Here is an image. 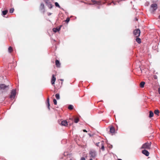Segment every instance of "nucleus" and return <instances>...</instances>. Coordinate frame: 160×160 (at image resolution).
I'll return each mask as SVG.
<instances>
[{
    "label": "nucleus",
    "instance_id": "34",
    "mask_svg": "<svg viewBox=\"0 0 160 160\" xmlns=\"http://www.w3.org/2000/svg\"><path fill=\"white\" fill-rule=\"evenodd\" d=\"M81 160H85V157H82L81 159Z\"/></svg>",
    "mask_w": 160,
    "mask_h": 160
},
{
    "label": "nucleus",
    "instance_id": "43",
    "mask_svg": "<svg viewBox=\"0 0 160 160\" xmlns=\"http://www.w3.org/2000/svg\"><path fill=\"white\" fill-rule=\"evenodd\" d=\"M70 160H72V159H70Z\"/></svg>",
    "mask_w": 160,
    "mask_h": 160
},
{
    "label": "nucleus",
    "instance_id": "39",
    "mask_svg": "<svg viewBox=\"0 0 160 160\" xmlns=\"http://www.w3.org/2000/svg\"><path fill=\"white\" fill-rule=\"evenodd\" d=\"M60 80L61 81H63V80L62 79H60Z\"/></svg>",
    "mask_w": 160,
    "mask_h": 160
},
{
    "label": "nucleus",
    "instance_id": "12",
    "mask_svg": "<svg viewBox=\"0 0 160 160\" xmlns=\"http://www.w3.org/2000/svg\"><path fill=\"white\" fill-rule=\"evenodd\" d=\"M115 128L113 127H112L110 128V132L111 133H112V135H113L114 134L115 132Z\"/></svg>",
    "mask_w": 160,
    "mask_h": 160
},
{
    "label": "nucleus",
    "instance_id": "30",
    "mask_svg": "<svg viewBox=\"0 0 160 160\" xmlns=\"http://www.w3.org/2000/svg\"><path fill=\"white\" fill-rule=\"evenodd\" d=\"M53 103H54V104H55V105H56L57 104V100L55 99H54L53 100Z\"/></svg>",
    "mask_w": 160,
    "mask_h": 160
},
{
    "label": "nucleus",
    "instance_id": "35",
    "mask_svg": "<svg viewBox=\"0 0 160 160\" xmlns=\"http://www.w3.org/2000/svg\"><path fill=\"white\" fill-rule=\"evenodd\" d=\"M52 14V13L50 12H48L47 13L48 15L49 16L51 15Z\"/></svg>",
    "mask_w": 160,
    "mask_h": 160
},
{
    "label": "nucleus",
    "instance_id": "2",
    "mask_svg": "<svg viewBox=\"0 0 160 160\" xmlns=\"http://www.w3.org/2000/svg\"><path fill=\"white\" fill-rule=\"evenodd\" d=\"M151 142H146L142 145L141 148L150 149L151 148Z\"/></svg>",
    "mask_w": 160,
    "mask_h": 160
},
{
    "label": "nucleus",
    "instance_id": "1",
    "mask_svg": "<svg viewBox=\"0 0 160 160\" xmlns=\"http://www.w3.org/2000/svg\"><path fill=\"white\" fill-rule=\"evenodd\" d=\"M9 85H6L4 84H0V91H2V92L7 91L9 89Z\"/></svg>",
    "mask_w": 160,
    "mask_h": 160
},
{
    "label": "nucleus",
    "instance_id": "16",
    "mask_svg": "<svg viewBox=\"0 0 160 160\" xmlns=\"http://www.w3.org/2000/svg\"><path fill=\"white\" fill-rule=\"evenodd\" d=\"M47 106L48 107V109L49 110L50 109V103H49V97H48L47 99Z\"/></svg>",
    "mask_w": 160,
    "mask_h": 160
},
{
    "label": "nucleus",
    "instance_id": "40",
    "mask_svg": "<svg viewBox=\"0 0 160 160\" xmlns=\"http://www.w3.org/2000/svg\"><path fill=\"white\" fill-rule=\"evenodd\" d=\"M159 18L160 19V15H159Z\"/></svg>",
    "mask_w": 160,
    "mask_h": 160
},
{
    "label": "nucleus",
    "instance_id": "42",
    "mask_svg": "<svg viewBox=\"0 0 160 160\" xmlns=\"http://www.w3.org/2000/svg\"><path fill=\"white\" fill-rule=\"evenodd\" d=\"M136 20L137 21L138 20V19H136Z\"/></svg>",
    "mask_w": 160,
    "mask_h": 160
},
{
    "label": "nucleus",
    "instance_id": "10",
    "mask_svg": "<svg viewBox=\"0 0 160 160\" xmlns=\"http://www.w3.org/2000/svg\"><path fill=\"white\" fill-rule=\"evenodd\" d=\"M55 64L57 68H60L61 66V63L58 60H55Z\"/></svg>",
    "mask_w": 160,
    "mask_h": 160
},
{
    "label": "nucleus",
    "instance_id": "29",
    "mask_svg": "<svg viewBox=\"0 0 160 160\" xmlns=\"http://www.w3.org/2000/svg\"><path fill=\"white\" fill-rule=\"evenodd\" d=\"M14 11V9L13 8H12L10 9L9 12L10 13H12Z\"/></svg>",
    "mask_w": 160,
    "mask_h": 160
},
{
    "label": "nucleus",
    "instance_id": "36",
    "mask_svg": "<svg viewBox=\"0 0 160 160\" xmlns=\"http://www.w3.org/2000/svg\"><path fill=\"white\" fill-rule=\"evenodd\" d=\"M158 91L159 94H160V88H158Z\"/></svg>",
    "mask_w": 160,
    "mask_h": 160
},
{
    "label": "nucleus",
    "instance_id": "13",
    "mask_svg": "<svg viewBox=\"0 0 160 160\" xmlns=\"http://www.w3.org/2000/svg\"><path fill=\"white\" fill-rule=\"evenodd\" d=\"M45 3L49 8L51 9L52 8V6L50 2L47 1V2Z\"/></svg>",
    "mask_w": 160,
    "mask_h": 160
},
{
    "label": "nucleus",
    "instance_id": "33",
    "mask_svg": "<svg viewBox=\"0 0 160 160\" xmlns=\"http://www.w3.org/2000/svg\"><path fill=\"white\" fill-rule=\"evenodd\" d=\"M82 131L84 132H86V133H87L88 132V131L86 129H83Z\"/></svg>",
    "mask_w": 160,
    "mask_h": 160
},
{
    "label": "nucleus",
    "instance_id": "26",
    "mask_svg": "<svg viewBox=\"0 0 160 160\" xmlns=\"http://www.w3.org/2000/svg\"><path fill=\"white\" fill-rule=\"evenodd\" d=\"M101 149H102V150L104 151V147L103 145V142H102V143H101Z\"/></svg>",
    "mask_w": 160,
    "mask_h": 160
},
{
    "label": "nucleus",
    "instance_id": "32",
    "mask_svg": "<svg viewBox=\"0 0 160 160\" xmlns=\"http://www.w3.org/2000/svg\"><path fill=\"white\" fill-rule=\"evenodd\" d=\"M70 20V19L69 18H67L66 19V20L65 21L67 22H69Z\"/></svg>",
    "mask_w": 160,
    "mask_h": 160
},
{
    "label": "nucleus",
    "instance_id": "37",
    "mask_svg": "<svg viewBox=\"0 0 160 160\" xmlns=\"http://www.w3.org/2000/svg\"><path fill=\"white\" fill-rule=\"evenodd\" d=\"M45 2H47V1H48V0H44Z\"/></svg>",
    "mask_w": 160,
    "mask_h": 160
},
{
    "label": "nucleus",
    "instance_id": "17",
    "mask_svg": "<svg viewBox=\"0 0 160 160\" xmlns=\"http://www.w3.org/2000/svg\"><path fill=\"white\" fill-rule=\"evenodd\" d=\"M145 82H142L140 84V86L141 88H143L144 87Z\"/></svg>",
    "mask_w": 160,
    "mask_h": 160
},
{
    "label": "nucleus",
    "instance_id": "24",
    "mask_svg": "<svg viewBox=\"0 0 160 160\" xmlns=\"http://www.w3.org/2000/svg\"><path fill=\"white\" fill-rule=\"evenodd\" d=\"M102 142H98L97 143H96V145L98 146V147H100V146H101V143H102Z\"/></svg>",
    "mask_w": 160,
    "mask_h": 160
},
{
    "label": "nucleus",
    "instance_id": "19",
    "mask_svg": "<svg viewBox=\"0 0 160 160\" xmlns=\"http://www.w3.org/2000/svg\"><path fill=\"white\" fill-rule=\"evenodd\" d=\"M153 115H154V114H153V112L152 111H149V117L150 118H152V117H153Z\"/></svg>",
    "mask_w": 160,
    "mask_h": 160
},
{
    "label": "nucleus",
    "instance_id": "22",
    "mask_svg": "<svg viewBox=\"0 0 160 160\" xmlns=\"http://www.w3.org/2000/svg\"><path fill=\"white\" fill-rule=\"evenodd\" d=\"M74 122L77 123L79 121V118H78L76 117L74 119Z\"/></svg>",
    "mask_w": 160,
    "mask_h": 160
},
{
    "label": "nucleus",
    "instance_id": "20",
    "mask_svg": "<svg viewBox=\"0 0 160 160\" xmlns=\"http://www.w3.org/2000/svg\"><path fill=\"white\" fill-rule=\"evenodd\" d=\"M13 51V49L10 46L8 48V51L9 53H11Z\"/></svg>",
    "mask_w": 160,
    "mask_h": 160
},
{
    "label": "nucleus",
    "instance_id": "7",
    "mask_svg": "<svg viewBox=\"0 0 160 160\" xmlns=\"http://www.w3.org/2000/svg\"><path fill=\"white\" fill-rule=\"evenodd\" d=\"M90 155L93 158H95L96 156V152L94 151H91L89 152Z\"/></svg>",
    "mask_w": 160,
    "mask_h": 160
},
{
    "label": "nucleus",
    "instance_id": "21",
    "mask_svg": "<svg viewBox=\"0 0 160 160\" xmlns=\"http://www.w3.org/2000/svg\"><path fill=\"white\" fill-rule=\"evenodd\" d=\"M83 143L84 144L81 145V147L83 148H85L86 147V143L85 142H84Z\"/></svg>",
    "mask_w": 160,
    "mask_h": 160
},
{
    "label": "nucleus",
    "instance_id": "3",
    "mask_svg": "<svg viewBox=\"0 0 160 160\" xmlns=\"http://www.w3.org/2000/svg\"><path fill=\"white\" fill-rule=\"evenodd\" d=\"M158 6L156 3H153L150 6V10L153 12H154L157 9Z\"/></svg>",
    "mask_w": 160,
    "mask_h": 160
},
{
    "label": "nucleus",
    "instance_id": "41",
    "mask_svg": "<svg viewBox=\"0 0 160 160\" xmlns=\"http://www.w3.org/2000/svg\"><path fill=\"white\" fill-rule=\"evenodd\" d=\"M89 160H92V158H91Z\"/></svg>",
    "mask_w": 160,
    "mask_h": 160
},
{
    "label": "nucleus",
    "instance_id": "38",
    "mask_svg": "<svg viewBox=\"0 0 160 160\" xmlns=\"http://www.w3.org/2000/svg\"><path fill=\"white\" fill-rule=\"evenodd\" d=\"M117 160H122L120 159H118Z\"/></svg>",
    "mask_w": 160,
    "mask_h": 160
},
{
    "label": "nucleus",
    "instance_id": "4",
    "mask_svg": "<svg viewBox=\"0 0 160 160\" xmlns=\"http://www.w3.org/2000/svg\"><path fill=\"white\" fill-rule=\"evenodd\" d=\"M140 33L141 31L139 29H136L133 31V33L136 37H139L140 35Z\"/></svg>",
    "mask_w": 160,
    "mask_h": 160
},
{
    "label": "nucleus",
    "instance_id": "8",
    "mask_svg": "<svg viewBox=\"0 0 160 160\" xmlns=\"http://www.w3.org/2000/svg\"><path fill=\"white\" fill-rule=\"evenodd\" d=\"M56 80V78L55 77L54 75L53 74L52 76V78L51 80V83L52 85H53L54 84Z\"/></svg>",
    "mask_w": 160,
    "mask_h": 160
},
{
    "label": "nucleus",
    "instance_id": "14",
    "mask_svg": "<svg viewBox=\"0 0 160 160\" xmlns=\"http://www.w3.org/2000/svg\"><path fill=\"white\" fill-rule=\"evenodd\" d=\"M60 28H54L52 30H53V31L55 32H57L58 31H60Z\"/></svg>",
    "mask_w": 160,
    "mask_h": 160
},
{
    "label": "nucleus",
    "instance_id": "23",
    "mask_svg": "<svg viewBox=\"0 0 160 160\" xmlns=\"http://www.w3.org/2000/svg\"><path fill=\"white\" fill-rule=\"evenodd\" d=\"M73 107L72 105H69L68 107V109L70 110H72L73 109Z\"/></svg>",
    "mask_w": 160,
    "mask_h": 160
},
{
    "label": "nucleus",
    "instance_id": "15",
    "mask_svg": "<svg viewBox=\"0 0 160 160\" xmlns=\"http://www.w3.org/2000/svg\"><path fill=\"white\" fill-rule=\"evenodd\" d=\"M136 39V42L139 44H140L141 42V39L140 38H139L138 37H137Z\"/></svg>",
    "mask_w": 160,
    "mask_h": 160
},
{
    "label": "nucleus",
    "instance_id": "9",
    "mask_svg": "<svg viewBox=\"0 0 160 160\" xmlns=\"http://www.w3.org/2000/svg\"><path fill=\"white\" fill-rule=\"evenodd\" d=\"M142 153L147 156H148L149 154V152L146 150H144L142 151Z\"/></svg>",
    "mask_w": 160,
    "mask_h": 160
},
{
    "label": "nucleus",
    "instance_id": "18",
    "mask_svg": "<svg viewBox=\"0 0 160 160\" xmlns=\"http://www.w3.org/2000/svg\"><path fill=\"white\" fill-rule=\"evenodd\" d=\"M8 10H6L4 11H3L2 12V15L3 16L5 15L8 12Z\"/></svg>",
    "mask_w": 160,
    "mask_h": 160
},
{
    "label": "nucleus",
    "instance_id": "28",
    "mask_svg": "<svg viewBox=\"0 0 160 160\" xmlns=\"http://www.w3.org/2000/svg\"><path fill=\"white\" fill-rule=\"evenodd\" d=\"M55 4L56 7H58L59 8H60V6H59V4L57 2H55Z\"/></svg>",
    "mask_w": 160,
    "mask_h": 160
},
{
    "label": "nucleus",
    "instance_id": "11",
    "mask_svg": "<svg viewBox=\"0 0 160 160\" xmlns=\"http://www.w3.org/2000/svg\"><path fill=\"white\" fill-rule=\"evenodd\" d=\"M61 125L62 126H67L68 125V122L66 120L63 121L61 122Z\"/></svg>",
    "mask_w": 160,
    "mask_h": 160
},
{
    "label": "nucleus",
    "instance_id": "27",
    "mask_svg": "<svg viewBox=\"0 0 160 160\" xmlns=\"http://www.w3.org/2000/svg\"><path fill=\"white\" fill-rule=\"evenodd\" d=\"M55 97L57 99H60V96L59 94H56L55 95Z\"/></svg>",
    "mask_w": 160,
    "mask_h": 160
},
{
    "label": "nucleus",
    "instance_id": "6",
    "mask_svg": "<svg viewBox=\"0 0 160 160\" xmlns=\"http://www.w3.org/2000/svg\"><path fill=\"white\" fill-rule=\"evenodd\" d=\"M39 10L43 13H44L45 12L44 9V5L43 3H41L39 7Z\"/></svg>",
    "mask_w": 160,
    "mask_h": 160
},
{
    "label": "nucleus",
    "instance_id": "5",
    "mask_svg": "<svg viewBox=\"0 0 160 160\" xmlns=\"http://www.w3.org/2000/svg\"><path fill=\"white\" fill-rule=\"evenodd\" d=\"M16 94V90L15 89H13L12 90L11 94L10 96V98L11 99H14Z\"/></svg>",
    "mask_w": 160,
    "mask_h": 160
},
{
    "label": "nucleus",
    "instance_id": "25",
    "mask_svg": "<svg viewBox=\"0 0 160 160\" xmlns=\"http://www.w3.org/2000/svg\"><path fill=\"white\" fill-rule=\"evenodd\" d=\"M154 113L155 114L158 115L159 113V111L158 110H156L154 111Z\"/></svg>",
    "mask_w": 160,
    "mask_h": 160
},
{
    "label": "nucleus",
    "instance_id": "31",
    "mask_svg": "<svg viewBox=\"0 0 160 160\" xmlns=\"http://www.w3.org/2000/svg\"><path fill=\"white\" fill-rule=\"evenodd\" d=\"M92 2L93 3H99V2H97V1L94 0H92Z\"/></svg>",
    "mask_w": 160,
    "mask_h": 160
}]
</instances>
